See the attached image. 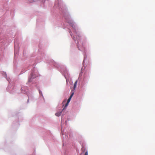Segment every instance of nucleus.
Masks as SVG:
<instances>
[{
  "label": "nucleus",
  "instance_id": "20e7f679",
  "mask_svg": "<svg viewBox=\"0 0 155 155\" xmlns=\"http://www.w3.org/2000/svg\"><path fill=\"white\" fill-rule=\"evenodd\" d=\"M77 81H76L74 83V89L76 87V85H77Z\"/></svg>",
  "mask_w": 155,
  "mask_h": 155
},
{
  "label": "nucleus",
  "instance_id": "7ed1b4c3",
  "mask_svg": "<svg viewBox=\"0 0 155 155\" xmlns=\"http://www.w3.org/2000/svg\"><path fill=\"white\" fill-rule=\"evenodd\" d=\"M61 111L60 112H58L55 113V115L56 116L59 117L60 116L61 114Z\"/></svg>",
  "mask_w": 155,
  "mask_h": 155
},
{
  "label": "nucleus",
  "instance_id": "1a4fd4ad",
  "mask_svg": "<svg viewBox=\"0 0 155 155\" xmlns=\"http://www.w3.org/2000/svg\"><path fill=\"white\" fill-rule=\"evenodd\" d=\"M78 43H79V42H78V44L77 45V46H78Z\"/></svg>",
  "mask_w": 155,
  "mask_h": 155
},
{
  "label": "nucleus",
  "instance_id": "f257e3e1",
  "mask_svg": "<svg viewBox=\"0 0 155 155\" xmlns=\"http://www.w3.org/2000/svg\"><path fill=\"white\" fill-rule=\"evenodd\" d=\"M67 22L72 27V28L74 29L75 32L76 34L77 35V33L76 31V30L75 29V26L73 23V21H68V20H67Z\"/></svg>",
  "mask_w": 155,
  "mask_h": 155
},
{
  "label": "nucleus",
  "instance_id": "9d476101",
  "mask_svg": "<svg viewBox=\"0 0 155 155\" xmlns=\"http://www.w3.org/2000/svg\"><path fill=\"white\" fill-rule=\"evenodd\" d=\"M77 38V39L78 40V38Z\"/></svg>",
  "mask_w": 155,
  "mask_h": 155
},
{
  "label": "nucleus",
  "instance_id": "f03ea898",
  "mask_svg": "<svg viewBox=\"0 0 155 155\" xmlns=\"http://www.w3.org/2000/svg\"><path fill=\"white\" fill-rule=\"evenodd\" d=\"M74 92H72V93L71 95H70V97L69 98L65 106V107H67V106L68 105V104L69 103V102H70V101L71 100L72 97L73 96V95H74Z\"/></svg>",
  "mask_w": 155,
  "mask_h": 155
},
{
  "label": "nucleus",
  "instance_id": "9b49d317",
  "mask_svg": "<svg viewBox=\"0 0 155 155\" xmlns=\"http://www.w3.org/2000/svg\"><path fill=\"white\" fill-rule=\"evenodd\" d=\"M78 37L79 38V36H78Z\"/></svg>",
  "mask_w": 155,
  "mask_h": 155
},
{
  "label": "nucleus",
  "instance_id": "39448f33",
  "mask_svg": "<svg viewBox=\"0 0 155 155\" xmlns=\"http://www.w3.org/2000/svg\"><path fill=\"white\" fill-rule=\"evenodd\" d=\"M71 36L72 37V38H73V39L75 41V40H76V38H75V37L72 36V35H71Z\"/></svg>",
  "mask_w": 155,
  "mask_h": 155
},
{
  "label": "nucleus",
  "instance_id": "6e6552de",
  "mask_svg": "<svg viewBox=\"0 0 155 155\" xmlns=\"http://www.w3.org/2000/svg\"><path fill=\"white\" fill-rule=\"evenodd\" d=\"M31 81V79H29L28 80V82H30Z\"/></svg>",
  "mask_w": 155,
  "mask_h": 155
},
{
  "label": "nucleus",
  "instance_id": "423d86ee",
  "mask_svg": "<svg viewBox=\"0 0 155 155\" xmlns=\"http://www.w3.org/2000/svg\"><path fill=\"white\" fill-rule=\"evenodd\" d=\"M84 155H88V152H87V151H86L85 154H84Z\"/></svg>",
  "mask_w": 155,
  "mask_h": 155
},
{
  "label": "nucleus",
  "instance_id": "f8f14e48",
  "mask_svg": "<svg viewBox=\"0 0 155 155\" xmlns=\"http://www.w3.org/2000/svg\"><path fill=\"white\" fill-rule=\"evenodd\" d=\"M32 2L31 1V2Z\"/></svg>",
  "mask_w": 155,
  "mask_h": 155
},
{
  "label": "nucleus",
  "instance_id": "0eeeda50",
  "mask_svg": "<svg viewBox=\"0 0 155 155\" xmlns=\"http://www.w3.org/2000/svg\"><path fill=\"white\" fill-rule=\"evenodd\" d=\"M31 78H34V77H33V76H32V74H31Z\"/></svg>",
  "mask_w": 155,
  "mask_h": 155
}]
</instances>
